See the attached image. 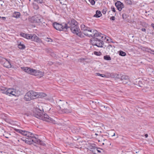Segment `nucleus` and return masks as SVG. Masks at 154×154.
Listing matches in <instances>:
<instances>
[{
  "instance_id": "13d9d810",
  "label": "nucleus",
  "mask_w": 154,
  "mask_h": 154,
  "mask_svg": "<svg viewBox=\"0 0 154 154\" xmlns=\"http://www.w3.org/2000/svg\"><path fill=\"white\" fill-rule=\"evenodd\" d=\"M1 17H0V18H1Z\"/></svg>"
},
{
  "instance_id": "a18cd8bd",
  "label": "nucleus",
  "mask_w": 154,
  "mask_h": 154,
  "mask_svg": "<svg viewBox=\"0 0 154 154\" xmlns=\"http://www.w3.org/2000/svg\"><path fill=\"white\" fill-rule=\"evenodd\" d=\"M151 26L153 28V29H154V23L151 24Z\"/></svg>"
},
{
  "instance_id": "ea45409f",
  "label": "nucleus",
  "mask_w": 154,
  "mask_h": 154,
  "mask_svg": "<svg viewBox=\"0 0 154 154\" xmlns=\"http://www.w3.org/2000/svg\"><path fill=\"white\" fill-rule=\"evenodd\" d=\"M111 48H112V45H109L107 46L106 48L109 49Z\"/></svg>"
},
{
  "instance_id": "49530a36",
  "label": "nucleus",
  "mask_w": 154,
  "mask_h": 154,
  "mask_svg": "<svg viewBox=\"0 0 154 154\" xmlns=\"http://www.w3.org/2000/svg\"><path fill=\"white\" fill-rule=\"evenodd\" d=\"M145 137H146V138H147V137H148V134H145Z\"/></svg>"
},
{
  "instance_id": "a19ab883",
  "label": "nucleus",
  "mask_w": 154,
  "mask_h": 154,
  "mask_svg": "<svg viewBox=\"0 0 154 154\" xmlns=\"http://www.w3.org/2000/svg\"><path fill=\"white\" fill-rule=\"evenodd\" d=\"M100 106L102 107H103V108H108V107H106L105 106L103 105L101 103L100 105Z\"/></svg>"
},
{
  "instance_id": "423d86ee",
  "label": "nucleus",
  "mask_w": 154,
  "mask_h": 154,
  "mask_svg": "<svg viewBox=\"0 0 154 154\" xmlns=\"http://www.w3.org/2000/svg\"><path fill=\"white\" fill-rule=\"evenodd\" d=\"M36 92L30 91L25 95L24 99L26 101H30L32 99H35V96H36Z\"/></svg>"
},
{
  "instance_id": "4be33fe9",
  "label": "nucleus",
  "mask_w": 154,
  "mask_h": 154,
  "mask_svg": "<svg viewBox=\"0 0 154 154\" xmlns=\"http://www.w3.org/2000/svg\"><path fill=\"white\" fill-rule=\"evenodd\" d=\"M20 12H15L13 14L14 17L16 18H19L20 17Z\"/></svg>"
},
{
  "instance_id": "37998d69",
  "label": "nucleus",
  "mask_w": 154,
  "mask_h": 154,
  "mask_svg": "<svg viewBox=\"0 0 154 154\" xmlns=\"http://www.w3.org/2000/svg\"><path fill=\"white\" fill-rule=\"evenodd\" d=\"M96 151H97L98 152L100 153L101 152V151L98 149V148H97V149Z\"/></svg>"
},
{
  "instance_id": "9d476101",
  "label": "nucleus",
  "mask_w": 154,
  "mask_h": 154,
  "mask_svg": "<svg viewBox=\"0 0 154 154\" xmlns=\"http://www.w3.org/2000/svg\"><path fill=\"white\" fill-rule=\"evenodd\" d=\"M1 63L5 67L7 68L11 67V65L9 62L5 58H3L2 60Z\"/></svg>"
},
{
  "instance_id": "7ed1b4c3",
  "label": "nucleus",
  "mask_w": 154,
  "mask_h": 154,
  "mask_svg": "<svg viewBox=\"0 0 154 154\" xmlns=\"http://www.w3.org/2000/svg\"><path fill=\"white\" fill-rule=\"evenodd\" d=\"M68 25L69 27H67V29L69 28L73 33L81 38L84 37V35L81 32L77 25V23L75 20L74 19L71 20V21L68 23Z\"/></svg>"
},
{
  "instance_id": "c85d7f7f",
  "label": "nucleus",
  "mask_w": 154,
  "mask_h": 154,
  "mask_svg": "<svg viewBox=\"0 0 154 154\" xmlns=\"http://www.w3.org/2000/svg\"><path fill=\"white\" fill-rule=\"evenodd\" d=\"M119 55L122 56H125L126 55V53L123 51H119Z\"/></svg>"
},
{
  "instance_id": "f704fd0d",
  "label": "nucleus",
  "mask_w": 154,
  "mask_h": 154,
  "mask_svg": "<svg viewBox=\"0 0 154 154\" xmlns=\"http://www.w3.org/2000/svg\"><path fill=\"white\" fill-rule=\"evenodd\" d=\"M94 54L97 56H100L101 54V53L100 52H94Z\"/></svg>"
},
{
  "instance_id": "dca6fc26",
  "label": "nucleus",
  "mask_w": 154,
  "mask_h": 154,
  "mask_svg": "<svg viewBox=\"0 0 154 154\" xmlns=\"http://www.w3.org/2000/svg\"><path fill=\"white\" fill-rule=\"evenodd\" d=\"M81 30L82 31L83 34L85 35L87 32L88 30L90 28L89 27H87L84 24H82L81 26Z\"/></svg>"
},
{
  "instance_id": "2f4dec72",
  "label": "nucleus",
  "mask_w": 154,
  "mask_h": 154,
  "mask_svg": "<svg viewBox=\"0 0 154 154\" xmlns=\"http://www.w3.org/2000/svg\"><path fill=\"white\" fill-rule=\"evenodd\" d=\"M112 76H113L114 78L120 79V76L117 74H114L112 75Z\"/></svg>"
},
{
  "instance_id": "c03bdc74",
  "label": "nucleus",
  "mask_w": 154,
  "mask_h": 154,
  "mask_svg": "<svg viewBox=\"0 0 154 154\" xmlns=\"http://www.w3.org/2000/svg\"><path fill=\"white\" fill-rule=\"evenodd\" d=\"M106 11H104V10H103V11H102V13L103 14H105L106 13Z\"/></svg>"
},
{
  "instance_id": "f03ea898",
  "label": "nucleus",
  "mask_w": 154,
  "mask_h": 154,
  "mask_svg": "<svg viewBox=\"0 0 154 154\" xmlns=\"http://www.w3.org/2000/svg\"><path fill=\"white\" fill-rule=\"evenodd\" d=\"M15 130L17 132L20 133L27 137L25 140V142L28 144H31L33 143H35L43 146L45 145L43 141L36 138L35 136L37 135L35 134L20 129H15Z\"/></svg>"
},
{
  "instance_id": "bb28decb",
  "label": "nucleus",
  "mask_w": 154,
  "mask_h": 154,
  "mask_svg": "<svg viewBox=\"0 0 154 154\" xmlns=\"http://www.w3.org/2000/svg\"><path fill=\"white\" fill-rule=\"evenodd\" d=\"M97 149V148H94L92 147L90 148V150L93 153L95 154Z\"/></svg>"
},
{
  "instance_id": "4d7b16f0",
  "label": "nucleus",
  "mask_w": 154,
  "mask_h": 154,
  "mask_svg": "<svg viewBox=\"0 0 154 154\" xmlns=\"http://www.w3.org/2000/svg\"><path fill=\"white\" fill-rule=\"evenodd\" d=\"M31 1V0H29V1Z\"/></svg>"
},
{
  "instance_id": "2eb2a0df",
  "label": "nucleus",
  "mask_w": 154,
  "mask_h": 154,
  "mask_svg": "<svg viewBox=\"0 0 154 154\" xmlns=\"http://www.w3.org/2000/svg\"><path fill=\"white\" fill-rule=\"evenodd\" d=\"M43 20V18L40 15H38L34 17V22H35L42 23Z\"/></svg>"
},
{
  "instance_id": "a211bd4d",
  "label": "nucleus",
  "mask_w": 154,
  "mask_h": 154,
  "mask_svg": "<svg viewBox=\"0 0 154 154\" xmlns=\"http://www.w3.org/2000/svg\"><path fill=\"white\" fill-rule=\"evenodd\" d=\"M14 94H15V93L14 89L7 88V95L10 96V95L11 94L14 96Z\"/></svg>"
},
{
  "instance_id": "3c124183",
  "label": "nucleus",
  "mask_w": 154,
  "mask_h": 154,
  "mask_svg": "<svg viewBox=\"0 0 154 154\" xmlns=\"http://www.w3.org/2000/svg\"><path fill=\"white\" fill-rule=\"evenodd\" d=\"M2 18L4 20H5L6 19L5 17H2Z\"/></svg>"
},
{
  "instance_id": "72a5a7b5",
  "label": "nucleus",
  "mask_w": 154,
  "mask_h": 154,
  "mask_svg": "<svg viewBox=\"0 0 154 154\" xmlns=\"http://www.w3.org/2000/svg\"><path fill=\"white\" fill-rule=\"evenodd\" d=\"M27 34H25L24 33H20V35H21L22 36L26 38V36H27Z\"/></svg>"
},
{
  "instance_id": "f8f14e48",
  "label": "nucleus",
  "mask_w": 154,
  "mask_h": 154,
  "mask_svg": "<svg viewBox=\"0 0 154 154\" xmlns=\"http://www.w3.org/2000/svg\"><path fill=\"white\" fill-rule=\"evenodd\" d=\"M115 5L119 11H121L122 9L124 8L123 3L120 1H118L115 3Z\"/></svg>"
},
{
  "instance_id": "5fc2aeb1",
  "label": "nucleus",
  "mask_w": 154,
  "mask_h": 154,
  "mask_svg": "<svg viewBox=\"0 0 154 154\" xmlns=\"http://www.w3.org/2000/svg\"><path fill=\"white\" fill-rule=\"evenodd\" d=\"M95 135H97L98 134H97L96 133V134H95Z\"/></svg>"
},
{
  "instance_id": "864d4df0",
  "label": "nucleus",
  "mask_w": 154,
  "mask_h": 154,
  "mask_svg": "<svg viewBox=\"0 0 154 154\" xmlns=\"http://www.w3.org/2000/svg\"><path fill=\"white\" fill-rule=\"evenodd\" d=\"M115 133H114L112 135V136H115Z\"/></svg>"
},
{
  "instance_id": "6e6d98bb",
  "label": "nucleus",
  "mask_w": 154,
  "mask_h": 154,
  "mask_svg": "<svg viewBox=\"0 0 154 154\" xmlns=\"http://www.w3.org/2000/svg\"><path fill=\"white\" fill-rule=\"evenodd\" d=\"M103 145H104V143H103Z\"/></svg>"
},
{
  "instance_id": "ddd939ff",
  "label": "nucleus",
  "mask_w": 154,
  "mask_h": 154,
  "mask_svg": "<svg viewBox=\"0 0 154 154\" xmlns=\"http://www.w3.org/2000/svg\"><path fill=\"white\" fill-rule=\"evenodd\" d=\"M121 80L124 84H126L129 82V77L126 75H122L120 78Z\"/></svg>"
},
{
  "instance_id": "8fccbe9b",
  "label": "nucleus",
  "mask_w": 154,
  "mask_h": 154,
  "mask_svg": "<svg viewBox=\"0 0 154 154\" xmlns=\"http://www.w3.org/2000/svg\"><path fill=\"white\" fill-rule=\"evenodd\" d=\"M49 64H50V65H52L53 64V63L52 62H50Z\"/></svg>"
},
{
  "instance_id": "a878e982",
  "label": "nucleus",
  "mask_w": 154,
  "mask_h": 154,
  "mask_svg": "<svg viewBox=\"0 0 154 154\" xmlns=\"http://www.w3.org/2000/svg\"><path fill=\"white\" fill-rule=\"evenodd\" d=\"M33 8L35 10H38V9L39 6L38 5L35 3H33L32 4Z\"/></svg>"
},
{
  "instance_id": "b1692460",
  "label": "nucleus",
  "mask_w": 154,
  "mask_h": 154,
  "mask_svg": "<svg viewBox=\"0 0 154 154\" xmlns=\"http://www.w3.org/2000/svg\"><path fill=\"white\" fill-rule=\"evenodd\" d=\"M102 15L101 12L100 11H97L96 14L94 15V17H100Z\"/></svg>"
},
{
  "instance_id": "c756f323",
  "label": "nucleus",
  "mask_w": 154,
  "mask_h": 154,
  "mask_svg": "<svg viewBox=\"0 0 154 154\" xmlns=\"http://www.w3.org/2000/svg\"><path fill=\"white\" fill-rule=\"evenodd\" d=\"M104 59L106 60H111V58L109 56L106 55L104 57Z\"/></svg>"
},
{
  "instance_id": "5701e85b",
  "label": "nucleus",
  "mask_w": 154,
  "mask_h": 154,
  "mask_svg": "<svg viewBox=\"0 0 154 154\" xmlns=\"http://www.w3.org/2000/svg\"><path fill=\"white\" fill-rule=\"evenodd\" d=\"M14 91L15 94H14V96H15L20 95L22 94L21 92L19 90L14 89Z\"/></svg>"
},
{
  "instance_id": "09e8293b",
  "label": "nucleus",
  "mask_w": 154,
  "mask_h": 154,
  "mask_svg": "<svg viewBox=\"0 0 154 154\" xmlns=\"http://www.w3.org/2000/svg\"><path fill=\"white\" fill-rule=\"evenodd\" d=\"M124 14H123L122 15V17L123 18V19H124Z\"/></svg>"
},
{
  "instance_id": "f257e3e1",
  "label": "nucleus",
  "mask_w": 154,
  "mask_h": 154,
  "mask_svg": "<svg viewBox=\"0 0 154 154\" xmlns=\"http://www.w3.org/2000/svg\"><path fill=\"white\" fill-rule=\"evenodd\" d=\"M33 115L35 117L43 121L54 124L56 123V121L54 119L50 117L44 112L43 108L41 106H38V107H37L33 110Z\"/></svg>"
},
{
  "instance_id": "20e7f679",
  "label": "nucleus",
  "mask_w": 154,
  "mask_h": 154,
  "mask_svg": "<svg viewBox=\"0 0 154 154\" xmlns=\"http://www.w3.org/2000/svg\"><path fill=\"white\" fill-rule=\"evenodd\" d=\"M58 104L59 108L63 112L65 113H70L72 112V110L71 109H68L67 108V102L60 100L58 102Z\"/></svg>"
},
{
  "instance_id": "e433bc0d",
  "label": "nucleus",
  "mask_w": 154,
  "mask_h": 154,
  "mask_svg": "<svg viewBox=\"0 0 154 154\" xmlns=\"http://www.w3.org/2000/svg\"><path fill=\"white\" fill-rule=\"evenodd\" d=\"M125 2L126 3L129 5H131L132 3L131 2L130 0H126Z\"/></svg>"
},
{
  "instance_id": "79ce46f5",
  "label": "nucleus",
  "mask_w": 154,
  "mask_h": 154,
  "mask_svg": "<svg viewBox=\"0 0 154 154\" xmlns=\"http://www.w3.org/2000/svg\"><path fill=\"white\" fill-rule=\"evenodd\" d=\"M141 30L142 31L145 32L146 31V29L145 28H142L141 29Z\"/></svg>"
},
{
  "instance_id": "6ab92c4d",
  "label": "nucleus",
  "mask_w": 154,
  "mask_h": 154,
  "mask_svg": "<svg viewBox=\"0 0 154 154\" xmlns=\"http://www.w3.org/2000/svg\"><path fill=\"white\" fill-rule=\"evenodd\" d=\"M36 95L35 96V98L45 97L46 96V94L43 92H36Z\"/></svg>"
},
{
  "instance_id": "7c9ffc66",
  "label": "nucleus",
  "mask_w": 154,
  "mask_h": 154,
  "mask_svg": "<svg viewBox=\"0 0 154 154\" xmlns=\"http://www.w3.org/2000/svg\"><path fill=\"white\" fill-rule=\"evenodd\" d=\"M95 74L96 76H100L103 77H106V75L102 74H100L99 73H95Z\"/></svg>"
},
{
  "instance_id": "aec40b11",
  "label": "nucleus",
  "mask_w": 154,
  "mask_h": 154,
  "mask_svg": "<svg viewBox=\"0 0 154 154\" xmlns=\"http://www.w3.org/2000/svg\"><path fill=\"white\" fill-rule=\"evenodd\" d=\"M135 84L140 87H142L143 85L142 82L140 81L139 79H137V81Z\"/></svg>"
},
{
  "instance_id": "473e14b6",
  "label": "nucleus",
  "mask_w": 154,
  "mask_h": 154,
  "mask_svg": "<svg viewBox=\"0 0 154 154\" xmlns=\"http://www.w3.org/2000/svg\"><path fill=\"white\" fill-rule=\"evenodd\" d=\"M45 40L48 42H52L53 41L51 39L48 38H45Z\"/></svg>"
},
{
  "instance_id": "0eeeda50",
  "label": "nucleus",
  "mask_w": 154,
  "mask_h": 154,
  "mask_svg": "<svg viewBox=\"0 0 154 154\" xmlns=\"http://www.w3.org/2000/svg\"><path fill=\"white\" fill-rule=\"evenodd\" d=\"M93 39H102V40H104L106 38V36L102 34L99 33L97 30H94Z\"/></svg>"
},
{
  "instance_id": "603ef678",
  "label": "nucleus",
  "mask_w": 154,
  "mask_h": 154,
  "mask_svg": "<svg viewBox=\"0 0 154 154\" xmlns=\"http://www.w3.org/2000/svg\"><path fill=\"white\" fill-rule=\"evenodd\" d=\"M152 54H154V51H152Z\"/></svg>"
},
{
  "instance_id": "393cba45",
  "label": "nucleus",
  "mask_w": 154,
  "mask_h": 154,
  "mask_svg": "<svg viewBox=\"0 0 154 154\" xmlns=\"http://www.w3.org/2000/svg\"><path fill=\"white\" fill-rule=\"evenodd\" d=\"M18 48L20 49H24L25 48V46L21 42H20V44L18 45Z\"/></svg>"
},
{
  "instance_id": "4468645a",
  "label": "nucleus",
  "mask_w": 154,
  "mask_h": 154,
  "mask_svg": "<svg viewBox=\"0 0 154 154\" xmlns=\"http://www.w3.org/2000/svg\"><path fill=\"white\" fill-rule=\"evenodd\" d=\"M21 68L25 72L32 75L34 69H32L30 68L25 67H21Z\"/></svg>"
},
{
  "instance_id": "58836bf2",
  "label": "nucleus",
  "mask_w": 154,
  "mask_h": 154,
  "mask_svg": "<svg viewBox=\"0 0 154 154\" xmlns=\"http://www.w3.org/2000/svg\"><path fill=\"white\" fill-rule=\"evenodd\" d=\"M110 19L111 20L114 21L115 20V17L114 16L111 17L110 18Z\"/></svg>"
},
{
  "instance_id": "1a4fd4ad",
  "label": "nucleus",
  "mask_w": 154,
  "mask_h": 154,
  "mask_svg": "<svg viewBox=\"0 0 154 154\" xmlns=\"http://www.w3.org/2000/svg\"><path fill=\"white\" fill-rule=\"evenodd\" d=\"M92 44L93 45L96 46L98 47H102L103 42L102 39H93Z\"/></svg>"
},
{
  "instance_id": "39448f33",
  "label": "nucleus",
  "mask_w": 154,
  "mask_h": 154,
  "mask_svg": "<svg viewBox=\"0 0 154 154\" xmlns=\"http://www.w3.org/2000/svg\"><path fill=\"white\" fill-rule=\"evenodd\" d=\"M68 23L67 24L63 23L60 24L57 23H54L53 24V26L56 29L60 31H66L67 29V27H69Z\"/></svg>"
},
{
  "instance_id": "cd10ccee",
  "label": "nucleus",
  "mask_w": 154,
  "mask_h": 154,
  "mask_svg": "<svg viewBox=\"0 0 154 154\" xmlns=\"http://www.w3.org/2000/svg\"><path fill=\"white\" fill-rule=\"evenodd\" d=\"M36 2L38 3L45 4V0H36Z\"/></svg>"
},
{
  "instance_id": "de8ad7c7",
  "label": "nucleus",
  "mask_w": 154,
  "mask_h": 154,
  "mask_svg": "<svg viewBox=\"0 0 154 154\" xmlns=\"http://www.w3.org/2000/svg\"><path fill=\"white\" fill-rule=\"evenodd\" d=\"M98 104L100 105V103H101L100 102H97Z\"/></svg>"
},
{
  "instance_id": "f3484780",
  "label": "nucleus",
  "mask_w": 154,
  "mask_h": 154,
  "mask_svg": "<svg viewBox=\"0 0 154 154\" xmlns=\"http://www.w3.org/2000/svg\"><path fill=\"white\" fill-rule=\"evenodd\" d=\"M94 30H95L91 29H90L89 28L85 35L88 36L89 37L92 38L93 35V32Z\"/></svg>"
},
{
  "instance_id": "9b49d317",
  "label": "nucleus",
  "mask_w": 154,
  "mask_h": 154,
  "mask_svg": "<svg viewBox=\"0 0 154 154\" xmlns=\"http://www.w3.org/2000/svg\"><path fill=\"white\" fill-rule=\"evenodd\" d=\"M32 75H35L37 76L38 77L40 78L44 75V73L39 70L34 69Z\"/></svg>"
},
{
  "instance_id": "c9c22d12",
  "label": "nucleus",
  "mask_w": 154,
  "mask_h": 154,
  "mask_svg": "<svg viewBox=\"0 0 154 154\" xmlns=\"http://www.w3.org/2000/svg\"><path fill=\"white\" fill-rule=\"evenodd\" d=\"M89 1L92 5H94L95 2L94 0H89Z\"/></svg>"
},
{
  "instance_id": "4c0bfd02",
  "label": "nucleus",
  "mask_w": 154,
  "mask_h": 154,
  "mask_svg": "<svg viewBox=\"0 0 154 154\" xmlns=\"http://www.w3.org/2000/svg\"><path fill=\"white\" fill-rule=\"evenodd\" d=\"M111 9L112 11H113V12H115L116 11L115 10V8L113 6H112L111 7Z\"/></svg>"
},
{
  "instance_id": "412c9836",
  "label": "nucleus",
  "mask_w": 154,
  "mask_h": 154,
  "mask_svg": "<svg viewBox=\"0 0 154 154\" xmlns=\"http://www.w3.org/2000/svg\"><path fill=\"white\" fill-rule=\"evenodd\" d=\"M0 90L2 93L7 94V88L5 87H2L0 88Z\"/></svg>"
},
{
  "instance_id": "6e6552de",
  "label": "nucleus",
  "mask_w": 154,
  "mask_h": 154,
  "mask_svg": "<svg viewBox=\"0 0 154 154\" xmlns=\"http://www.w3.org/2000/svg\"><path fill=\"white\" fill-rule=\"evenodd\" d=\"M26 38L38 42H42L41 39L35 34H27Z\"/></svg>"
}]
</instances>
